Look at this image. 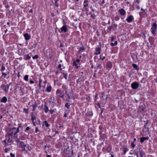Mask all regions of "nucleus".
Segmentation results:
<instances>
[{"label":"nucleus","instance_id":"3","mask_svg":"<svg viewBox=\"0 0 157 157\" xmlns=\"http://www.w3.org/2000/svg\"><path fill=\"white\" fill-rule=\"evenodd\" d=\"M17 147L22 149V151H26L27 150L25 148L26 144H25L23 141H21L19 143L17 144Z\"/></svg>","mask_w":157,"mask_h":157},{"label":"nucleus","instance_id":"50","mask_svg":"<svg viewBox=\"0 0 157 157\" xmlns=\"http://www.w3.org/2000/svg\"><path fill=\"white\" fill-rule=\"evenodd\" d=\"M30 129V128L29 127H27L26 129L25 130V132H26L27 131L29 130Z\"/></svg>","mask_w":157,"mask_h":157},{"label":"nucleus","instance_id":"58","mask_svg":"<svg viewBox=\"0 0 157 157\" xmlns=\"http://www.w3.org/2000/svg\"><path fill=\"white\" fill-rule=\"evenodd\" d=\"M136 8L138 10H139L140 9V7L138 4L136 5Z\"/></svg>","mask_w":157,"mask_h":157},{"label":"nucleus","instance_id":"10","mask_svg":"<svg viewBox=\"0 0 157 157\" xmlns=\"http://www.w3.org/2000/svg\"><path fill=\"white\" fill-rule=\"evenodd\" d=\"M118 12L120 13V15L121 16H124L125 15L126 13L125 11L123 8L120 9L118 10Z\"/></svg>","mask_w":157,"mask_h":157},{"label":"nucleus","instance_id":"43","mask_svg":"<svg viewBox=\"0 0 157 157\" xmlns=\"http://www.w3.org/2000/svg\"><path fill=\"white\" fill-rule=\"evenodd\" d=\"M5 68H6L5 67V66H4V65H2V67H1V71L2 72V71H3L5 70Z\"/></svg>","mask_w":157,"mask_h":157},{"label":"nucleus","instance_id":"5","mask_svg":"<svg viewBox=\"0 0 157 157\" xmlns=\"http://www.w3.org/2000/svg\"><path fill=\"white\" fill-rule=\"evenodd\" d=\"M1 87L3 90L6 93L8 92L9 89V85L5 83L2 84L1 86Z\"/></svg>","mask_w":157,"mask_h":157},{"label":"nucleus","instance_id":"28","mask_svg":"<svg viewBox=\"0 0 157 157\" xmlns=\"http://www.w3.org/2000/svg\"><path fill=\"white\" fill-rule=\"evenodd\" d=\"M104 0H99L98 2V4H100L101 5H102L103 4L105 3Z\"/></svg>","mask_w":157,"mask_h":157},{"label":"nucleus","instance_id":"60","mask_svg":"<svg viewBox=\"0 0 157 157\" xmlns=\"http://www.w3.org/2000/svg\"><path fill=\"white\" fill-rule=\"evenodd\" d=\"M39 131V130L38 129V128L37 127H36V129H35V132L36 133H37Z\"/></svg>","mask_w":157,"mask_h":157},{"label":"nucleus","instance_id":"4","mask_svg":"<svg viewBox=\"0 0 157 157\" xmlns=\"http://www.w3.org/2000/svg\"><path fill=\"white\" fill-rule=\"evenodd\" d=\"M157 29V24L155 22L152 23L151 27V33L152 34L155 35Z\"/></svg>","mask_w":157,"mask_h":157},{"label":"nucleus","instance_id":"18","mask_svg":"<svg viewBox=\"0 0 157 157\" xmlns=\"http://www.w3.org/2000/svg\"><path fill=\"white\" fill-rule=\"evenodd\" d=\"M86 48H85L84 46L82 45V46L80 47L79 48L78 52H82Z\"/></svg>","mask_w":157,"mask_h":157},{"label":"nucleus","instance_id":"32","mask_svg":"<svg viewBox=\"0 0 157 157\" xmlns=\"http://www.w3.org/2000/svg\"><path fill=\"white\" fill-rule=\"evenodd\" d=\"M128 150V149L126 147H124L123 148L124 154H125L126 152Z\"/></svg>","mask_w":157,"mask_h":157},{"label":"nucleus","instance_id":"30","mask_svg":"<svg viewBox=\"0 0 157 157\" xmlns=\"http://www.w3.org/2000/svg\"><path fill=\"white\" fill-rule=\"evenodd\" d=\"M132 66L136 70H138L139 69L138 66L135 64H132Z\"/></svg>","mask_w":157,"mask_h":157},{"label":"nucleus","instance_id":"20","mask_svg":"<svg viewBox=\"0 0 157 157\" xmlns=\"http://www.w3.org/2000/svg\"><path fill=\"white\" fill-rule=\"evenodd\" d=\"M112 28V30H115L117 28V27L118 26V25L117 24H112L111 25Z\"/></svg>","mask_w":157,"mask_h":157},{"label":"nucleus","instance_id":"53","mask_svg":"<svg viewBox=\"0 0 157 157\" xmlns=\"http://www.w3.org/2000/svg\"><path fill=\"white\" fill-rule=\"evenodd\" d=\"M29 82H30V83L31 84H33V83H34V81H33V80H32L31 79H30Z\"/></svg>","mask_w":157,"mask_h":157},{"label":"nucleus","instance_id":"52","mask_svg":"<svg viewBox=\"0 0 157 157\" xmlns=\"http://www.w3.org/2000/svg\"><path fill=\"white\" fill-rule=\"evenodd\" d=\"M96 16L95 15V14L94 13H93L91 15V17L94 19L95 18V17Z\"/></svg>","mask_w":157,"mask_h":157},{"label":"nucleus","instance_id":"33","mask_svg":"<svg viewBox=\"0 0 157 157\" xmlns=\"http://www.w3.org/2000/svg\"><path fill=\"white\" fill-rule=\"evenodd\" d=\"M44 124H45L46 126L47 127H49L50 125V124H49L48 123V122L47 121H45L44 122Z\"/></svg>","mask_w":157,"mask_h":157},{"label":"nucleus","instance_id":"23","mask_svg":"<svg viewBox=\"0 0 157 157\" xmlns=\"http://www.w3.org/2000/svg\"><path fill=\"white\" fill-rule=\"evenodd\" d=\"M140 141L141 143H142L144 141V140H147L148 138L146 137H142L140 138Z\"/></svg>","mask_w":157,"mask_h":157},{"label":"nucleus","instance_id":"22","mask_svg":"<svg viewBox=\"0 0 157 157\" xmlns=\"http://www.w3.org/2000/svg\"><path fill=\"white\" fill-rule=\"evenodd\" d=\"M52 87L51 86H47L46 88V91L48 92H50L51 91Z\"/></svg>","mask_w":157,"mask_h":157},{"label":"nucleus","instance_id":"39","mask_svg":"<svg viewBox=\"0 0 157 157\" xmlns=\"http://www.w3.org/2000/svg\"><path fill=\"white\" fill-rule=\"evenodd\" d=\"M63 77L66 79H67V73H62Z\"/></svg>","mask_w":157,"mask_h":157},{"label":"nucleus","instance_id":"13","mask_svg":"<svg viewBox=\"0 0 157 157\" xmlns=\"http://www.w3.org/2000/svg\"><path fill=\"white\" fill-rule=\"evenodd\" d=\"M24 36L25 37V39L26 40H29L31 38L30 35L28 33H26L24 34Z\"/></svg>","mask_w":157,"mask_h":157},{"label":"nucleus","instance_id":"38","mask_svg":"<svg viewBox=\"0 0 157 157\" xmlns=\"http://www.w3.org/2000/svg\"><path fill=\"white\" fill-rule=\"evenodd\" d=\"M105 95V93L104 92H102L101 93L100 95V97L101 98H103L104 96Z\"/></svg>","mask_w":157,"mask_h":157},{"label":"nucleus","instance_id":"49","mask_svg":"<svg viewBox=\"0 0 157 157\" xmlns=\"http://www.w3.org/2000/svg\"><path fill=\"white\" fill-rule=\"evenodd\" d=\"M100 58H99V59L101 60H103L105 58V56H103V57H101V55H100Z\"/></svg>","mask_w":157,"mask_h":157},{"label":"nucleus","instance_id":"29","mask_svg":"<svg viewBox=\"0 0 157 157\" xmlns=\"http://www.w3.org/2000/svg\"><path fill=\"white\" fill-rule=\"evenodd\" d=\"M29 77V76L28 75H25L24 78V80L26 81H28Z\"/></svg>","mask_w":157,"mask_h":157},{"label":"nucleus","instance_id":"2","mask_svg":"<svg viewBox=\"0 0 157 157\" xmlns=\"http://www.w3.org/2000/svg\"><path fill=\"white\" fill-rule=\"evenodd\" d=\"M136 154L137 157H144L145 156V153L141 148L139 149L138 151L136 153Z\"/></svg>","mask_w":157,"mask_h":157},{"label":"nucleus","instance_id":"27","mask_svg":"<svg viewBox=\"0 0 157 157\" xmlns=\"http://www.w3.org/2000/svg\"><path fill=\"white\" fill-rule=\"evenodd\" d=\"M102 62H100L98 64L97 67V69H101L102 68L101 67V65L102 64Z\"/></svg>","mask_w":157,"mask_h":157},{"label":"nucleus","instance_id":"40","mask_svg":"<svg viewBox=\"0 0 157 157\" xmlns=\"http://www.w3.org/2000/svg\"><path fill=\"white\" fill-rule=\"evenodd\" d=\"M55 2V5L57 7H58L59 6V4L58 3V0H54Z\"/></svg>","mask_w":157,"mask_h":157},{"label":"nucleus","instance_id":"19","mask_svg":"<svg viewBox=\"0 0 157 157\" xmlns=\"http://www.w3.org/2000/svg\"><path fill=\"white\" fill-rule=\"evenodd\" d=\"M107 67L109 68H111L112 67V65L111 62L109 61L107 63Z\"/></svg>","mask_w":157,"mask_h":157},{"label":"nucleus","instance_id":"41","mask_svg":"<svg viewBox=\"0 0 157 157\" xmlns=\"http://www.w3.org/2000/svg\"><path fill=\"white\" fill-rule=\"evenodd\" d=\"M131 147L132 148L134 149V148L135 147V144H134V143L132 142L131 143Z\"/></svg>","mask_w":157,"mask_h":157},{"label":"nucleus","instance_id":"64","mask_svg":"<svg viewBox=\"0 0 157 157\" xmlns=\"http://www.w3.org/2000/svg\"><path fill=\"white\" fill-rule=\"evenodd\" d=\"M144 78H142V80L140 81L141 83H144L145 82V81H144Z\"/></svg>","mask_w":157,"mask_h":157},{"label":"nucleus","instance_id":"59","mask_svg":"<svg viewBox=\"0 0 157 157\" xmlns=\"http://www.w3.org/2000/svg\"><path fill=\"white\" fill-rule=\"evenodd\" d=\"M49 111H50V113L51 114H52L54 112V110H49Z\"/></svg>","mask_w":157,"mask_h":157},{"label":"nucleus","instance_id":"42","mask_svg":"<svg viewBox=\"0 0 157 157\" xmlns=\"http://www.w3.org/2000/svg\"><path fill=\"white\" fill-rule=\"evenodd\" d=\"M65 106L68 109L69 108L70 106V105H69L68 103L67 102L65 104Z\"/></svg>","mask_w":157,"mask_h":157},{"label":"nucleus","instance_id":"8","mask_svg":"<svg viewBox=\"0 0 157 157\" xmlns=\"http://www.w3.org/2000/svg\"><path fill=\"white\" fill-rule=\"evenodd\" d=\"M88 1L87 0H85L84 2L83 6L85 8V10H86V13H87L88 11V9L86 7L87 6H88Z\"/></svg>","mask_w":157,"mask_h":157},{"label":"nucleus","instance_id":"44","mask_svg":"<svg viewBox=\"0 0 157 157\" xmlns=\"http://www.w3.org/2000/svg\"><path fill=\"white\" fill-rule=\"evenodd\" d=\"M39 56L38 55H35L34 56H33L32 57L33 59H37L39 58Z\"/></svg>","mask_w":157,"mask_h":157},{"label":"nucleus","instance_id":"16","mask_svg":"<svg viewBox=\"0 0 157 157\" xmlns=\"http://www.w3.org/2000/svg\"><path fill=\"white\" fill-rule=\"evenodd\" d=\"M7 100V98L5 96L3 97L0 100V102L6 103Z\"/></svg>","mask_w":157,"mask_h":157},{"label":"nucleus","instance_id":"56","mask_svg":"<svg viewBox=\"0 0 157 157\" xmlns=\"http://www.w3.org/2000/svg\"><path fill=\"white\" fill-rule=\"evenodd\" d=\"M5 7L6 8H8L10 7V6L8 4H5Z\"/></svg>","mask_w":157,"mask_h":157},{"label":"nucleus","instance_id":"17","mask_svg":"<svg viewBox=\"0 0 157 157\" xmlns=\"http://www.w3.org/2000/svg\"><path fill=\"white\" fill-rule=\"evenodd\" d=\"M36 116H34L33 114H32L31 115V120L32 121V122H33V121H35L36 123Z\"/></svg>","mask_w":157,"mask_h":157},{"label":"nucleus","instance_id":"15","mask_svg":"<svg viewBox=\"0 0 157 157\" xmlns=\"http://www.w3.org/2000/svg\"><path fill=\"white\" fill-rule=\"evenodd\" d=\"M61 30L62 32H66L67 30V26L66 25H63L61 28Z\"/></svg>","mask_w":157,"mask_h":157},{"label":"nucleus","instance_id":"62","mask_svg":"<svg viewBox=\"0 0 157 157\" xmlns=\"http://www.w3.org/2000/svg\"><path fill=\"white\" fill-rule=\"evenodd\" d=\"M9 151V150L8 148H6L5 149V153H7L8 152V151Z\"/></svg>","mask_w":157,"mask_h":157},{"label":"nucleus","instance_id":"61","mask_svg":"<svg viewBox=\"0 0 157 157\" xmlns=\"http://www.w3.org/2000/svg\"><path fill=\"white\" fill-rule=\"evenodd\" d=\"M68 109H67L65 110V113L68 114Z\"/></svg>","mask_w":157,"mask_h":157},{"label":"nucleus","instance_id":"63","mask_svg":"<svg viewBox=\"0 0 157 157\" xmlns=\"http://www.w3.org/2000/svg\"><path fill=\"white\" fill-rule=\"evenodd\" d=\"M100 109V110H101V113H102L103 112V111L104 110V109L103 108H101Z\"/></svg>","mask_w":157,"mask_h":157},{"label":"nucleus","instance_id":"12","mask_svg":"<svg viewBox=\"0 0 157 157\" xmlns=\"http://www.w3.org/2000/svg\"><path fill=\"white\" fill-rule=\"evenodd\" d=\"M132 57L134 61H136L137 59V53H133L132 54Z\"/></svg>","mask_w":157,"mask_h":157},{"label":"nucleus","instance_id":"45","mask_svg":"<svg viewBox=\"0 0 157 157\" xmlns=\"http://www.w3.org/2000/svg\"><path fill=\"white\" fill-rule=\"evenodd\" d=\"M114 19L116 21H118L120 19V17L117 16H116L115 17Z\"/></svg>","mask_w":157,"mask_h":157},{"label":"nucleus","instance_id":"24","mask_svg":"<svg viewBox=\"0 0 157 157\" xmlns=\"http://www.w3.org/2000/svg\"><path fill=\"white\" fill-rule=\"evenodd\" d=\"M14 138H15V141L17 142V144L21 142L20 141L19 139L17 137V135L14 136Z\"/></svg>","mask_w":157,"mask_h":157},{"label":"nucleus","instance_id":"9","mask_svg":"<svg viewBox=\"0 0 157 157\" xmlns=\"http://www.w3.org/2000/svg\"><path fill=\"white\" fill-rule=\"evenodd\" d=\"M134 19L133 16L131 15L128 16L126 19V20L128 23H131Z\"/></svg>","mask_w":157,"mask_h":157},{"label":"nucleus","instance_id":"34","mask_svg":"<svg viewBox=\"0 0 157 157\" xmlns=\"http://www.w3.org/2000/svg\"><path fill=\"white\" fill-rule=\"evenodd\" d=\"M7 74L6 73H4V72H2V77H3V78H6Z\"/></svg>","mask_w":157,"mask_h":157},{"label":"nucleus","instance_id":"47","mask_svg":"<svg viewBox=\"0 0 157 157\" xmlns=\"http://www.w3.org/2000/svg\"><path fill=\"white\" fill-rule=\"evenodd\" d=\"M88 115L89 116H92L93 115V113L92 112H89V113H88Z\"/></svg>","mask_w":157,"mask_h":157},{"label":"nucleus","instance_id":"35","mask_svg":"<svg viewBox=\"0 0 157 157\" xmlns=\"http://www.w3.org/2000/svg\"><path fill=\"white\" fill-rule=\"evenodd\" d=\"M42 82V81L41 79H39V83L38 84V86L39 88H40L41 87V84Z\"/></svg>","mask_w":157,"mask_h":157},{"label":"nucleus","instance_id":"14","mask_svg":"<svg viewBox=\"0 0 157 157\" xmlns=\"http://www.w3.org/2000/svg\"><path fill=\"white\" fill-rule=\"evenodd\" d=\"M69 94H67V96L68 97L69 99H74L75 98L74 97L73 95V92L72 91H71L70 93Z\"/></svg>","mask_w":157,"mask_h":157},{"label":"nucleus","instance_id":"37","mask_svg":"<svg viewBox=\"0 0 157 157\" xmlns=\"http://www.w3.org/2000/svg\"><path fill=\"white\" fill-rule=\"evenodd\" d=\"M25 148L27 150L26 151H30L31 150V148L28 145L27 146L26 145V147H25Z\"/></svg>","mask_w":157,"mask_h":157},{"label":"nucleus","instance_id":"25","mask_svg":"<svg viewBox=\"0 0 157 157\" xmlns=\"http://www.w3.org/2000/svg\"><path fill=\"white\" fill-rule=\"evenodd\" d=\"M31 58V57L29 54L25 55L24 56V59L25 60H29Z\"/></svg>","mask_w":157,"mask_h":157},{"label":"nucleus","instance_id":"26","mask_svg":"<svg viewBox=\"0 0 157 157\" xmlns=\"http://www.w3.org/2000/svg\"><path fill=\"white\" fill-rule=\"evenodd\" d=\"M117 44V40H116L114 42V43L113 42H111L110 44L112 46H114L115 45H116Z\"/></svg>","mask_w":157,"mask_h":157},{"label":"nucleus","instance_id":"48","mask_svg":"<svg viewBox=\"0 0 157 157\" xmlns=\"http://www.w3.org/2000/svg\"><path fill=\"white\" fill-rule=\"evenodd\" d=\"M81 81V78H79L77 80H76V82H77V84H79V82H80Z\"/></svg>","mask_w":157,"mask_h":157},{"label":"nucleus","instance_id":"57","mask_svg":"<svg viewBox=\"0 0 157 157\" xmlns=\"http://www.w3.org/2000/svg\"><path fill=\"white\" fill-rule=\"evenodd\" d=\"M77 65V64L76 63V62L74 61L73 62V66H75Z\"/></svg>","mask_w":157,"mask_h":157},{"label":"nucleus","instance_id":"1","mask_svg":"<svg viewBox=\"0 0 157 157\" xmlns=\"http://www.w3.org/2000/svg\"><path fill=\"white\" fill-rule=\"evenodd\" d=\"M18 127L16 128L15 127L10 128L9 132L7 133L6 136H11L12 138L13 137V135L14 136H16L17 134L19 132V128L21 127V124H18Z\"/></svg>","mask_w":157,"mask_h":157},{"label":"nucleus","instance_id":"54","mask_svg":"<svg viewBox=\"0 0 157 157\" xmlns=\"http://www.w3.org/2000/svg\"><path fill=\"white\" fill-rule=\"evenodd\" d=\"M10 156L11 157H15V155L14 154H13L12 153H10Z\"/></svg>","mask_w":157,"mask_h":157},{"label":"nucleus","instance_id":"55","mask_svg":"<svg viewBox=\"0 0 157 157\" xmlns=\"http://www.w3.org/2000/svg\"><path fill=\"white\" fill-rule=\"evenodd\" d=\"M37 107V104L36 103V102H35V104L33 105V107L36 108Z\"/></svg>","mask_w":157,"mask_h":157},{"label":"nucleus","instance_id":"11","mask_svg":"<svg viewBox=\"0 0 157 157\" xmlns=\"http://www.w3.org/2000/svg\"><path fill=\"white\" fill-rule=\"evenodd\" d=\"M101 50V48L100 47H96L95 48V54L97 55L101 53L100 50Z\"/></svg>","mask_w":157,"mask_h":157},{"label":"nucleus","instance_id":"21","mask_svg":"<svg viewBox=\"0 0 157 157\" xmlns=\"http://www.w3.org/2000/svg\"><path fill=\"white\" fill-rule=\"evenodd\" d=\"M44 111L46 113H48V111H49V110L48 109V107L46 104L44 105Z\"/></svg>","mask_w":157,"mask_h":157},{"label":"nucleus","instance_id":"51","mask_svg":"<svg viewBox=\"0 0 157 157\" xmlns=\"http://www.w3.org/2000/svg\"><path fill=\"white\" fill-rule=\"evenodd\" d=\"M23 49H20L19 50V52H21V54H23Z\"/></svg>","mask_w":157,"mask_h":157},{"label":"nucleus","instance_id":"7","mask_svg":"<svg viewBox=\"0 0 157 157\" xmlns=\"http://www.w3.org/2000/svg\"><path fill=\"white\" fill-rule=\"evenodd\" d=\"M56 94L58 98L59 97L62 98H64V94L60 90L58 89L56 91Z\"/></svg>","mask_w":157,"mask_h":157},{"label":"nucleus","instance_id":"46","mask_svg":"<svg viewBox=\"0 0 157 157\" xmlns=\"http://www.w3.org/2000/svg\"><path fill=\"white\" fill-rule=\"evenodd\" d=\"M115 39H116L115 37L113 36H112L111 37V42H112L114 40H115Z\"/></svg>","mask_w":157,"mask_h":157},{"label":"nucleus","instance_id":"6","mask_svg":"<svg viewBox=\"0 0 157 157\" xmlns=\"http://www.w3.org/2000/svg\"><path fill=\"white\" fill-rule=\"evenodd\" d=\"M139 84L136 81H135L131 84V88L134 90H136L139 87Z\"/></svg>","mask_w":157,"mask_h":157},{"label":"nucleus","instance_id":"36","mask_svg":"<svg viewBox=\"0 0 157 157\" xmlns=\"http://www.w3.org/2000/svg\"><path fill=\"white\" fill-rule=\"evenodd\" d=\"M8 139L7 140V141L8 143H11L13 141V140L11 139H10V137L11 136H8Z\"/></svg>","mask_w":157,"mask_h":157},{"label":"nucleus","instance_id":"31","mask_svg":"<svg viewBox=\"0 0 157 157\" xmlns=\"http://www.w3.org/2000/svg\"><path fill=\"white\" fill-rule=\"evenodd\" d=\"M29 109H26L25 108H23V112L27 114L29 113Z\"/></svg>","mask_w":157,"mask_h":157}]
</instances>
